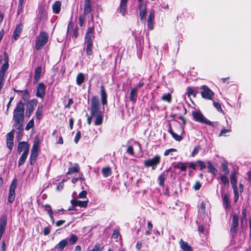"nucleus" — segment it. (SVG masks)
<instances>
[{
  "label": "nucleus",
  "mask_w": 251,
  "mask_h": 251,
  "mask_svg": "<svg viewBox=\"0 0 251 251\" xmlns=\"http://www.w3.org/2000/svg\"><path fill=\"white\" fill-rule=\"evenodd\" d=\"M42 109L43 106L41 105L38 106L36 111V116L37 119H40L41 115L42 114Z\"/></svg>",
  "instance_id": "nucleus-38"
},
{
  "label": "nucleus",
  "mask_w": 251,
  "mask_h": 251,
  "mask_svg": "<svg viewBox=\"0 0 251 251\" xmlns=\"http://www.w3.org/2000/svg\"><path fill=\"white\" fill-rule=\"evenodd\" d=\"M175 151H176V150L175 149H169V150H166L164 154L165 156H167L171 152H175Z\"/></svg>",
  "instance_id": "nucleus-60"
},
{
  "label": "nucleus",
  "mask_w": 251,
  "mask_h": 251,
  "mask_svg": "<svg viewBox=\"0 0 251 251\" xmlns=\"http://www.w3.org/2000/svg\"><path fill=\"white\" fill-rule=\"evenodd\" d=\"M61 3L60 1H56L52 5L53 12L55 14H58L60 11Z\"/></svg>",
  "instance_id": "nucleus-26"
},
{
  "label": "nucleus",
  "mask_w": 251,
  "mask_h": 251,
  "mask_svg": "<svg viewBox=\"0 0 251 251\" xmlns=\"http://www.w3.org/2000/svg\"><path fill=\"white\" fill-rule=\"evenodd\" d=\"M221 181L225 184H229V180L228 178L225 176H222L221 177Z\"/></svg>",
  "instance_id": "nucleus-50"
},
{
  "label": "nucleus",
  "mask_w": 251,
  "mask_h": 251,
  "mask_svg": "<svg viewBox=\"0 0 251 251\" xmlns=\"http://www.w3.org/2000/svg\"><path fill=\"white\" fill-rule=\"evenodd\" d=\"M179 245L182 251H193L192 247L182 239L179 241Z\"/></svg>",
  "instance_id": "nucleus-17"
},
{
  "label": "nucleus",
  "mask_w": 251,
  "mask_h": 251,
  "mask_svg": "<svg viewBox=\"0 0 251 251\" xmlns=\"http://www.w3.org/2000/svg\"><path fill=\"white\" fill-rule=\"evenodd\" d=\"M207 168L209 171V172L213 174L214 175H216L217 173V169L214 167L212 163L210 161L207 162Z\"/></svg>",
  "instance_id": "nucleus-30"
},
{
  "label": "nucleus",
  "mask_w": 251,
  "mask_h": 251,
  "mask_svg": "<svg viewBox=\"0 0 251 251\" xmlns=\"http://www.w3.org/2000/svg\"><path fill=\"white\" fill-rule=\"evenodd\" d=\"M120 8V13L123 16H124L126 13V0H121Z\"/></svg>",
  "instance_id": "nucleus-33"
},
{
  "label": "nucleus",
  "mask_w": 251,
  "mask_h": 251,
  "mask_svg": "<svg viewBox=\"0 0 251 251\" xmlns=\"http://www.w3.org/2000/svg\"><path fill=\"white\" fill-rule=\"evenodd\" d=\"M77 167H73L69 169L68 172L67 173V175H70L74 173H78L79 171V167L77 164H76Z\"/></svg>",
  "instance_id": "nucleus-35"
},
{
  "label": "nucleus",
  "mask_w": 251,
  "mask_h": 251,
  "mask_svg": "<svg viewBox=\"0 0 251 251\" xmlns=\"http://www.w3.org/2000/svg\"><path fill=\"white\" fill-rule=\"evenodd\" d=\"M46 86L45 84L40 82L37 87L36 96L40 98H43L45 96Z\"/></svg>",
  "instance_id": "nucleus-12"
},
{
  "label": "nucleus",
  "mask_w": 251,
  "mask_h": 251,
  "mask_svg": "<svg viewBox=\"0 0 251 251\" xmlns=\"http://www.w3.org/2000/svg\"><path fill=\"white\" fill-rule=\"evenodd\" d=\"M14 132L15 130L12 129L10 132L8 133L6 135V140L11 139L12 140H13Z\"/></svg>",
  "instance_id": "nucleus-48"
},
{
  "label": "nucleus",
  "mask_w": 251,
  "mask_h": 251,
  "mask_svg": "<svg viewBox=\"0 0 251 251\" xmlns=\"http://www.w3.org/2000/svg\"><path fill=\"white\" fill-rule=\"evenodd\" d=\"M100 96L101 103L104 105L107 103V94L103 86L100 87Z\"/></svg>",
  "instance_id": "nucleus-21"
},
{
  "label": "nucleus",
  "mask_w": 251,
  "mask_h": 251,
  "mask_svg": "<svg viewBox=\"0 0 251 251\" xmlns=\"http://www.w3.org/2000/svg\"><path fill=\"white\" fill-rule=\"evenodd\" d=\"M231 129L230 128H228V129H226V128H223L221 130V132H220V133L219 134V136H226V133H229L230 132H231Z\"/></svg>",
  "instance_id": "nucleus-45"
},
{
  "label": "nucleus",
  "mask_w": 251,
  "mask_h": 251,
  "mask_svg": "<svg viewBox=\"0 0 251 251\" xmlns=\"http://www.w3.org/2000/svg\"><path fill=\"white\" fill-rule=\"evenodd\" d=\"M87 192L86 191H81L78 196V198L79 199H84L86 197Z\"/></svg>",
  "instance_id": "nucleus-58"
},
{
  "label": "nucleus",
  "mask_w": 251,
  "mask_h": 251,
  "mask_svg": "<svg viewBox=\"0 0 251 251\" xmlns=\"http://www.w3.org/2000/svg\"><path fill=\"white\" fill-rule=\"evenodd\" d=\"M223 201L225 207L226 209L229 208L230 205L229 201V196L227 194H224L223 196Z\"/></svg>",
  "instance_id": "nucleus-27"
},
{
  "label": "nucleus",
  "mask_w": 251,
  "mask_h": 251,
  "mask_svg": "<svg viewBox=\"0 0 251 251\" xmlns=\"http://www.w3.org/2000/svg\"><path fill=\"white\" fill-rule=\"evenodd\" d=\"M68 241L67 239L62 240L56 245L55 248L58 249L60 251H61L68 245Z\"/></svg>",
  "instance_id": "nucleus-25"
},
{
  "label": "nucleus",
  "mask_w": 251,
  "mask_h": 251,
  "mask_svg": "<svg viewBox=\"0 0 251 251\" xmlns=\"http://www.w3.org/2000/svg\"><path fill=\"white\" fill-rule=\"evenodd\" d=\"M17 129L19 130V131L18 133L17 139L18 141L19 142H20V141L22 140V138L23 131L24 128L22 126H21V128Z\"/></svg>",
  "instance_id": "nucleus-44"
},
{
  "label": "nucleus",
  "mask_w": 251,
  "mask_h": 251,
  "mask_svg": "<svg viewBox=\"0 0 251 251\" xmlns=\"http://www.w3.org/2000/svg\"><path fill=\"white\" fill-rule=\"evenodd\" d=\"M85 15H84V14H83V15H80L79 16V18H78L79 25L80 26H81V27H82L84 25V23L85 22Z\"/></svg>",
  "instance_id": "nucleus-40"
},
{
  "label": "nucleus",
  "mask_w": 251,
  "mask_h": 251,
  "mask_svg": "<svg viewBox=\"0 0 251 251\" xmlns=\"http://www.w3.org/2000/svg\"><path fill=\"white\" fill-rule=\"evenodd\" d=\"M196 164L200 167L201 170L205 169L206 167L204 162L202 161L198 160L196 162Z\"/></svg>",
  "instance_id": "nucleus-51"
},
{
  "label": "nucleus",
  "mask_w": 251,
  "mask_h": 251,
  "mask_svg": "<svg viewBox=\"0 0 251 251\" xmlns=\"http://www.w3.org/2000/svg\"><path fill=\"white\" fill-rule=\"evenodd\" d=\"M17 179L15 178L11 183L9 188V196L8 198V201L9 203H12L14 201L15 197V189L17 187Z\"/></svg>",
  "instance_id": "nucleus-7"
},
{
  "label": "nucleus",
  "mask_w": 251,
  "mask_h": 251,
  "mask_svg": "<svg viewBox=\"0 0 251 251\" xmlns=\"http://www.w3.org/2000/svg\"><path fill=\"white\" fill-rule=\"evenodd\" d=\"M230 182L231 184L232 185L233 187L236 186V174L235 172H232L230 176Z\"/></svg>",
  "instance_id": "nucleus-37"
},
{
  "label": "nucleus",
  "mask_w": 251,
  "mask_h": 251,
  "mask_svg": "<svg viewBox=\"0 0 251 251\" xmlns=\"http://www.w3.org/2000/svg\"><path fill=\"white\" fill-rule=\"evenodd\" d=\"M221 168L222 171L226 174H227L229 173L228 168L227 165L225 163H222L221 165Z\"/></svg>",
  "instance_id": "nucleus-49"
},
{
  "label": "nucleus",
  "mask_w": 251,
  "mask_h": 251,
  "mask_svg": "<svg viewBox=\"0 0 251 251\" xmlns=\"http://www.w3.org/2000/svg\"><path fill=\"white\" fill-rule=\"evenodd\" d=\"M159 180V184L160 186H163L166 179V176L164 173L161 174L158 177Z\"/></svg>",
  "instance_id": "nucleus-34"
},
{
  "label": "nucleus",
  "mask_w": 251,
  "mask_h": 251,
  "mask_svg": "<svg viewBox=\"0 0 251 251\" xmlns=\"http://www.w3.org/2000/svg\"><path fill=\"white\" fill-rule=\"evenodd\" d=\"M8 63H3L0 68V72L5 74V72L8 70Z\"/></svg>",
  "instance_id": "nucleus-46"
},
{
  "label": "nucleus",
  "mask_w": 251,
  "mask_h": 251,
  "mask_svg": "<svg viewBox=\"0 0 251 251\" xmlns=\"http://www.w3.org/2000/svg\"><path fill=\"white\" fill-rule=\"evenodd\" d=\"M33 126H34V120H33V119H32L26 124L25 129L26 130H29Z\"/></svg>",
  "instance_id": "nucleus-42"
},
{
  "label": "nucleus",
  "mask_w": 251,
  "mask_h": 251,
  "mask_svg": "<svg viewBox=\"0 0 251 251\" xmlns=\"http://www.w3.org/2000/svg\"><path fill=\"white\" fill-rule=\"evenodd\" d=\"M81 137V132L79 131H78L75 135V138L74 139V141L75 143H77L78 141L79 140Z\"/></svg>",
  "instance_id": "nucleus-56"
},
{
  "label": "nucleus",
  "mask_w": 251,
  "mask_h": 251,
  "mask_svg": "<svg viewBox=\"0 0 251 251\" xmlns=\"http://www.w3.org/2000/svg\"><path fill=\"white\" fill-rule=\"evenodd\" d=\"M201 187V184L199 181H197L193 186L194 189L195 190H199Z\"/></svg>",
  "instance_id": "nucleus-59"
},
{
  "label": "nucleus",
  "mask_w": 251,
  "mask_h": 251,
  "mask_svg": "<svg viewBox=\"0 0 251 251\" xmlns=\"http://www.w3.org/2000/svg\"><path fill=\"white\" fill-rule=\"evenodd\" d=\"M161 99L164 101H166L170 103L172 100L171 95L169 93L165 94L162 96Z\"/></svg>",
  "instance_id": "nucleus-36"
},
{
  "label": "nucleus",
  "mask_w": 251,
  "mask_h": 251,
  "mask_svg": "<svg viewBox=\"0 0 251 251\" xmlns=\"http://www.w3.org/2000/svg\"><path fill=\"white\" fill-rule=\"evenodd\" d=\"M161 157L156 155L151 158H149L144 161V165L146 167H151L152 170L156 169L157 166L160 163Z\"/></svg>",
  "instance_id": "nucleus-3"
},
{
  "label": "nucleus",
  "mask_w": 251,
  "mask_h": 251,
  "mask_svg": "<svg viewBox=\"0 0 251 251\" xmlns=\"http://www.w3.org/2000/svg\"><path fill=\"white\" fill-rule=\"evenodd\" d=\"M48 40V35L45 32H41L36 41L35 48L39 50L45 46Z\"/></svg>",
  "instance_id": "nucleus-5"
},
{
  "label": "nucleus",
  "mask_w": 251,
  "mask_h": 251,
  "mask_svg": "<svg viewBox=\"0 0 251 251\" xmlns=\"http://www.w3.org/2000/svg\"><path fill=\"white\" fill-rule=\"evenodd\" d=\"M77 237L74 234H71L69 241L71 245L75 244L77 241Z\"/></svg>",
  "instance_id": "nucleus-41"
},
{
  "label": "nucleus",
  "mask_w": 251,
  "mask_h": 251,
  "mask_svg": "<svg viewBox=\"0 0 251 251\" xmlns=\"http://www.w3.org/2000/svg\"><path fill=\"white\" fill-rule=\"evenodd\" d=\"M41 72L42 68L41 66H38L35 69L34 76L35 83H37L39 81L41 76Z\"/></svg>",
  "instance_id": "nucleus-24"
},
{
  "label": "nucleus",
  "mask_w": 251,
  "mask_h": 251,
  "mask_svg": "<svg viewBox=\"0 0 251 251\" xmlns=\"http://www.w3.org/2000/svg\"><path fill=\"white\" fill-rule=\"evenodd\" d=\"M38 101L36 99L31 100L27 102L26 104V109L25 116L29 118L34 109V106L36 105Z\"/></svg>",
  "instance_id": "nucleus-9"
},
{
  "label": "nucleus",
  "mask_w": 251,
  "mask_h": 251,
  "mask_svg": "<svg viewBox=\"0 0 251 251\" xmlns=\"http://www.w3.org/2000/svg\"><path fill=\"white\" fill-rule=\"evenodd\" d=\"M23 29V23L21 22L17 26L14 32V38L17 40L20 36Z\"/></svg>",
  "instance_id": "nucleus-22"
},
{
  "label": "nucleus",
  "mask_w": 251,
  "mask_h": 251,
  "mask_svg": "<svg viewBox=\"0 0 251 251\" xmlns=\"http://www.w3.org/2000/svg\"><path fill=\"white\" fill-rule=\"evenodd\" d=\"M88 202V201H81L79 200H72L71 201V203L72 205L73 206H79L81 207H84L85 208L87 205V203Z\"/></svg>",
  "instance_id": "nucleus-16"
},
{
  "label": "nucleus",
  "mask_w": 251,
  "mask_h": 251,
  "mask_svg": "<svg viewBox=\"0 0 251 251\" xmlns=\"http://www.w3.org/2000/svg\"><path fill=\"white\" fill-rule=\"evenodd\" d=\"M28 153L23 152L18 161V166H21L25 162Z\"/></svg>",
  "instance_id": "nucleus-29"
},
{
  "label": "nucleus",
  "mask_w": 251,
  "mask_h": 251,
  "mask_svg": "<svg viewBox=\"0 0 251 251\" xmlns=\"http://www.w3.org/2000/svg\"><path fill=\"white\" fill-rule=\"evenodd\" d=\"M154 19V12H150L147 21V26L148 29L152 30L153 28V21Z\"/></svg>",
  "instance_id": "nucleus-18"
},
{
  "label": "nucleus",
  "mask_w": 251,
  "mask_h": 251,
  "mask_svg": "<svg viewBox=\"0 0 251 251\" xmlns=\"http://www.w3.org/2000/svg\"><path fill=\"white\" fill-rule=\"evenodd\" d=\"M6 145L7 147L11 151L13 149V140L11 139L6 140Z\"/></svg>",
  "instance_id": "nucleus-47"
},
{
  "label": "nucleus",
  "mask_w": 251,
  "mask_h": 251,
  "mask_svg": "<svg viewBox=\"0 0 251 251\" xmlns=\"http://www.w3.org/2000/svg\"><path fill=\"white\" fill-rule=\"evenodd\" d=\"M30 145L26 142H19L17 147V151L21 153L24 151L23 152L28 153Z\"/></svg>",
  "instance_id": "nucleus-13"
},
{
  "label": "nucleus",
  "mask_w": 251,
  "mask_h": 251,
  "mask_svg": "<svg viewBox=\"0 0 251 251\" xmlns=\"http://www.w3.org/2000/svg\"><path fill=\"white\" fill-rule=\"evenodd\" d=\"M138 88L134 87L132 88L129 94V100L133 103H135L137 100Z\"/></svg>",
  "instance_id": "nucleus-19"
},
{
  "label": "nucleus",
  "mask_w": 251,
  "mask_h": 251,
  "mask_svg": "<svg viewBox=\"0 0 251 251\" xmlns=\"http://www.w3.org/2000/svg\"><path fill=\"white\" fill-rule=\"evenodd\" d=\"M84 15H87L90 13L92 11V4L91 0H84Z\"/></svg>",
  "instance_id": "nucleus-20"
},
{
  "label": "nucleus",
  "mask_w": 251,
  "mask_h": 251,
  "mask_svg": "<svg viewBox=\"0 0 251 251\" xmlns=\"http://www.w3.org/2000/svg\"><path fill=\"white\" fill-rule=\"evenodd\" d=\"M139 3V4L138 6V9L139 10V16L141 22L145 24L147 14V3L143 1Z\"/></svg>",
  "instance_id": "nucleus-6"
},
{
  "label": "nucleus",
  "mask_w": 251,
  "mask_h": 251,
  "mask_svg": "<svg viewBox=\"0 0 251 251\" xmlns=\"http://www.w3.org/2000/svg\"><path fill=\"white\" fill-rule=\"evenodd\" d=\"M94 26L88 28L85 36V42L93 43V39L94 38Z\"/></svg>",
  "instance_id": "nucleus-14"
},
{
  "label": "nucleus",
  "mask_w": 251,
  "mask_h": 251,
  "mask_svg": "<svg viewBox=\"0 0 251 251\" xmlns=\"http://www.w3.org/2000/svg\"><path fill=\"white\" fill-rule=\"evenodd\" d=\"M187 94L189 96L193 95L194 97H196L197 93L195 92L192 88H188Z\"/></svg>",
  "instance_id": "nucleus-55"
},
{
  "label": "nucleus",
  "mask_w": 251,
  "mask_h": 251,
  "mask_svg": "<svg viewBox=\"0 0 251 251\" xmlns=\"http://www.w3.org/2000/svg\"><path fill=\"white\" fill-rule=\"evenodd\" d=\"M233 191L234 194V202H236L239 199V194L237 186H233Z\"/></svg>",
  "instance_id": "nucleus-39"
},
{
  "label": "nucleus",
  "mask_w": 251,
  "mask_h": 251,
  "mask_svg": "<svg viewBox=\"0 0 251 251\" xmlns=\"http://www.w3.org/2000/svg\"><path fill=\"white\" fill-rule=\"evenodd\" d=\"M201 89H202V91L201 92L202 97L208 100H212V96L214 95V93L205 85H202Z\"/></svg>",
  "instance_id": "nucleus-10"
},
{
  "label": "nucleus",
  "mask_w": 251,
  "mask_h": 251,
  "mask_svg": "<svg viewBox=\"0 0 251 251\" xmlns=\"http://www.w3.org/2000/svg\"><path fill=\"white\" fill-rule=\"evenodd\" d=\"M86 45V52L87 55H91L93 54L92 43L89 42H85Z\"/></svg>",
  "instance_id": "nucleus-31"
},
{
  "label": "nucleus",
  "mask_w": 251,
  "mask_h": 251,
  "mask_svg": "<svg viewBox=\"0 0 251 251\" xmlns=\"http://www.w3.org/2000/svg\"><path fill=\"white\" fill-rule=\"evenodd\" d=\"M188 164V162L183 163L182 162H179L174 165V167L179 169L182 172H185L187 168V165Z\"/></svg>",
  "instance_id": "nucleus-23"
},
{
  "label": "nucleus",
  "mask_w": 251,
  "mask_h": 251,
  "mask_svg": "<svg viewBox=\"0 0 251 251\" xmlns=\"http://www.w3.org/2000/svg\"><path fill=\"white\" fill-rule=\"evenodd\" d=\"M84 74L82 73H79L77 74L76 76V84L80 86L81 84L84 82Z\"/></svg>",
  "instance_id": "nucleus-28"
},
{
  "label": "nucleus",
  "mask_w": 251,
  "mask_h": 251,
  "mask_svg": "<svg viewBox=\"0 0 251 251\" xmlns=\"http://www.w3.org/2000/svg\"><path fill=\"white\" fill-rule=\"evenodd\" d=\"M102 174L104 177H107L111 175V170L109 167L103 168L101 171Z\"/></svg>",
  "instance_id": "nucleus-32"
},
{
  "label": "nucleus",
  "mask_w": 251,
  "mask_h": 251,
  "mask_svg": "<svg viewBox=\"0 0 251 251\" xmlns=\"http://www.w3.org/2000/svg\"><path fill=\"white\" fill-rule=\"evenodd\" d=\"M172 136L176 141H179L182 139V137L180 135H177L175 132L172 133Z\"/></svg>",
  "instance_id": "nucleus-54"
},
{
  "label": "nucleus",
  "mask_w": 251,
  "mask_h": 251,
  "mask_svg": "<svg viewBox=\"0 0 251 251\" xmlns=\"http://www.w3.org/2000/svg\"><path fill=\"white\" fill-rule=\"evenodd\" d=\"M25 106L22 101H20L17 104L13 111V120L14 126L16 129L21 128L24 121Z\"/></svg>",
  "instance_id": "nucleus-2"
},
{
  "label": "nucleus",
  "mask_w": 251,
  "mask_h": 251,
  "mask_svg": "<svg viewBox=\"0 0 251 251\" xmlns=\"http://www.w3.org/2000/svg\"><path fill=\"white\" fill-rule=\"evenodd\" d=\"M64 186V182L61 181V182L59 183V185H58V186L57 187V189L58 190H61L63 189Z\"/></svg>",
  "instance_id": "nucleus-64"
},
{
  "label": "nucleus",
  "mask_w": 251,
  "mask_h": 251,
  "mask_svg": "<svg viewBox=\"0 0 251 251\" xmlns=\"http://www.w3.org/2000/svg\"><path fill=\"white\" fill-rule=\"evenodd\" d=\"M239 217L236 214L233 215L232 225L230 227V232L234 235L236 233L237 228L239 225Z\"/></svg>",
  "instance_id": "nucleus-11"
},
{
  "label": "nucleus",
  "mask_w": 251,
  "mask_h": 251,
  "mask_svg": "<svg viewBox=\"0 0 251 251\" xmlns=\"http://www.w3.org/2000/svg\"><path fill=\"white\" fill-rule=\"evenodd\" d=\"M213 105L216 109H217L218 111L222 112V109L220 104L219 102L214 101L213 102Z\"/></svg>",
  "instance_id": "nucleus-57"
},
{
  "label": "nucleus",
  "mask_w": 251,
  "mask_h": 251,
  "mask_svg": "<svg viewBox=\"0 0 251 251\" xmlns=\"http://www.w3.org/2000/svg\"><path fill=\"white\" fill-rule=\"evenodd\" d=\"M3 55H4V63H8V61H9V58H8V55L7 54V53L5 51L3 53Z\"/></svg>",
  "instance_id": "nucleus-61"
},
{
  "label": "nucleus",
  "mask_w": 251,
  "mask_h": 251,
  "mask_svg": "<svg viewBox=\"0 0 251 251\" xmlns=\"http://www.w3.org/2000/svg\"><path fill=\"white\" fill-rule=\"evenodd\" d=\"M201 149V147L200 146L196 147L192 152L191 156L193 157L195 156L199 152Z\"/></svg>",
  "instance_id": "nucleus-52"
},
{
  "label": "nucleus",
  "mask_w": 251,
  "mask_h": 251,
  "mask_svg": "<svg viewBox=\"0 0 251 251\" xmlns=\"http://www.w3.org/2000/svg\"><path fill=\"white\" fill-rule=\"evenodd\" d=\"M100 103L97 96H93L91 99L90 111L92 117L95 118V125H100L103 121V115L100 111Z\"/></svg>",
  "instance_id": "nucleus-1"
},
{
  "label": "nucleus",
  "mask_w": 251,
  "mask_h": 251,
  "mask_svg": "<svg viewBox=\"0 0 251 251\" xmlns=\"http://www.w3.org/2000/svg\"><path fill=\"white\" fill-rule=\"evenodd\" d=\"M194 119L199 123L209 126H213V122L207 120L200 111H194L192 113Z\"/></svg>",
  "instance_id": "nucleus-4"
},
{
  "label": "nucleus",
  "mask_w": 251,
  "mask_h": 251,
  "mask_svg": "<svg viewBox=\"0 0 251 251\" xmlns=\"http://www.w3.org/2000/svg\"><path fill=\"white\" fill-rule=\"evenodd\" d=\"M140 144L137 142H134L131 146L128 147L126 150V152L132 155H134V151L135 150H140Z\"/></svg>",
  "instance_id": "nucleus-15"
},
{
  "label": "nucleus",
  "mask_w": 251,
  "mask_h": 251,
  "mask_svg": "<svg viewBox=\"0 0 251 251\" xmlns=\"http://www.w3.org/2000/svg\"><path fill=\"white\" fill-rule=\"evenodd\" d=\"M22 99L25 101L28 100L29 99V94H23L22 95Z\"/></svg>",
  "instance_id": "nucleus-62"
},
{
  "label": "nucleus",
  "mask_w": 251,
  "mask_h": 251,
  "mask_svg": "<svg viewBox=\"0 0 251 251\" xmlns=\"http://www.w3.org/2000/svg\"><path fill=\"white\" fill-rule=\"evenodd\" d=\"M39 143L38 142H35L31 149V153L30 157V163L33 165L37 158L39 151Z\"/></svg>",
  "instance_id": "nucleus-8"
},
{
  "label": "nucleus",
  "mask_w": 251,
  "mask_h": 251,
  "mask_svg": "<svg viewBox=\"0 0 251 251\" xmlns=\"http://www.w3.org/2000/svg\"><path fill=\"white\" fill-rule=\"evenodd\" d=\"M103 249V247H102L100 244L97 243L91 251H101Z\"/></svg>",
  "instance_id": "nucleus-43"
},
{
  "label": "nucleus",
  "mask_w": 251,
  "mask_h": 251,
  "mask_svg": "<svg viewBox=\"0 0 251 251\" xmlns=\"http://www.w3.org/2000/svg\"><path fill=\"white\" fill-rule=\"evenodd\" d=\"M45 210H46L49 215L53 214V212L52 211L51 206L49 204H46L44 206Z\"/></svg>",
  "instance_id": "nucleus-53"
},
{
  "label": "nucleus",
  "mask_w": 251,
  "mask_h": 251,
  "mask_svg": "<svg viewBox=\"0 0 251 251\" xmlns=\"http://www.w3.org/2000/svg\"><path fill=\"white\" fill-rule=\"evenodd\" d=\"M43 232H44V234L45 235H48L50 233V228L48 227H44V230H43Z\"/></svg>",
  "instance_id": "nucleus-63"
}]
</instances>
